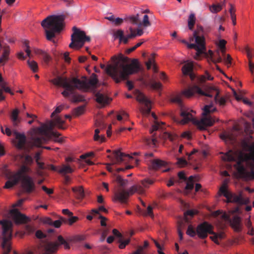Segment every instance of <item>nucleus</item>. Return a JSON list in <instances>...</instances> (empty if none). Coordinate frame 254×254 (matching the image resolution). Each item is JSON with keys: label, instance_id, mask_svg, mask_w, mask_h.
Instances as JSON below:
<instances>
[{"label": "nucleus", "instance_id": "51", "mask_svg": "<svg viewBox=\"0 0 254 254\" xmlns=\"http://www.w3.org/2000/svg\"><path fill=\"white\" fill-rule=\"evenodd\" d=\"M71 102L73 103H78L85 101V96H68Z\"/></svg>", "mask_w": 254, "mask_h": 254}, {"label": "nucleus", "instance_id": "25", "mask_svg": "<svg viewBox=\"0 0 254 254\" xmlns=\"http://www.w3.org/2000/svg\"><path fill=\"white\" fill-rule=\"evenodd\" d=\"M94 100L98 104V107L103 108L108 105L112 99L109 96H95Z\"/></svg>", "mask_w": 254, "mask_h": 254}, {"label": "nucleus", "instance_id": "42", "mask_svg": "<svg viewBox=\"0 0 254 254\" xmlns=\"http://www.w3.org/2000/svg\"><path fill=\"white\" fill-rule=\"evenodd\" d=\"M181 96H172V97L169 99V101L173 103H175L180 106L181 107H183V102L181 98Z\"/></svg>", "mask_w": 254, "mask_h": 254}, {"label": "nucleus", "instance_id": "55", "mask_svg": "<svg viewBox=\"0 0 254 254\" xmlns=\"http://www.w3.org/2000/svg\"><path fill=\"white\" fill-rule=\"evenodd\" d=\"M34 157H35L36 162V163L37 164V165H38L39 168H40L41 169H44V164L43 163L40 162L39 161V160L40 159V153L37 152L36 153Z\"/></svg>", "mask_w": 254, "mask_h": 254}, {"label": "nucleus", "instance_id": "40", "mask_svg": "<svg viewBox=\"0 0 254 254\" xmlns=\"http://www.w3.org/2000/svg\"><path fill=\"white\" fill-rule=\"evenodd\" d=\"M195 14L193 13H191L188 19V27L189 29L192 30L193 27L195 23Z\"/></svg>", "mask_w": 254, "mask_h": 254}, {"label": "nucleus", "instance_id": "45", "mask_svg": "<svg viewBox=\"0 0 254 254\" xmlns=\"http://www.w3.org/2000/svg\"><path fill=\"white\" fill-rule=\"evenodd\" d=\"M210 61L215 64L219 63L222 61V59L220 55L219 50H217L216 54H213V60H210Z\"/></svg>", "mask_w": 254, "mask_h": 254}, {"label": "nucleus", "instance_id": "43", "mask_svg": "<svg viewBox=\"0 0 254 254\" xmlns=\"http://www.w3.org/2000/svg\"><path fill=\"white\" fill-rule=\"evenodd\" d=\"M27 64L33 72H37L38 71V66L37 63L35 61L28 60Z\"/></svg>", "mask_w": 254, "mask_h": 254}, {"label": "nucleus", "instance_id": "52", "mask_svg": "<svg viewBox=\"0 0 254 254\" xmlns=\"http://www.w3.org/2000/svg\"><path fill=\"white\" fill-rule=\"evenodd\" d=\"M236 99L238 101H242L245 104H246L249 106H252L253 103L249 101L248 99L244 97V96H235Z\"/></svg>", "mask_w": 254, "mask_h": 254}, {"label": "nucleus", "instance_id": "18", "mask_svg": "<svg viewBox=\"0 0 254 254\" xmlns=\"http://www.w3.org/2000/svg\"><path fill=\"white\" fill-rule=\"evenodd\" d=\"M11 216L15 223L17 224L25 223L29 220V218L16 209H12L10 211Z\"/></svg>", "mask_w": 254, "mask_h": 254}, {"label": "nucleus", "instance_id": "36", "mask_svg": "<svg viewBox=\"0 0 254 254\" xmlns=\"http://www.w3.org/2000/svg\"><path fill=\"white\" fill-rule=\"evenodd\" d=\"M213 234V236H210V238L216 244L219 245V242L218 241V239L222 240L224 238V235L223 233L216 234L214 232L212 233Z\"/></svg>", "mask_w": 254, "mask_h": 254}, {"label": "nucleus", "instance_id": "23", "mask_svg": "<svg viewBox=\"0 0 254 254\" xmlns=\"http://www.w3.org/2000/svg\"><path fill=\"white\" fill-rule=\"evenodd\" d=\"M7 178L9 180H8L5 184L4 188L5 189H10L12 188L13 186L18 184L20 181L18 178L16 177V176L11 173H9L7 175Z\"/></svg>", "mask_w": 254, "mask_h": 254}, {"label": "nucleus", "instance_id": "13", "mask_svg": "<svg viewBox=\"0 0 254 254\" xmlns=\"http://www.w3.org/2000/svg\"><path fill=\"white\" fill-rule=\"evenodd\" d=\"M227 184L224 183L219 189L220 192L227 199L228 202H236L239 204H247L248 200L244 198L242 195H235L229 192L227 189Z\"/></svg>", "mask_w": 254, "mask_h": 254}, {"label": "nucleus", "instance_id": "27", "mask_svg": "<svg viewBox=\"0 0 254 254\" xmlns=\"http://www.w3.org/2000/svg\"><path fill=\"white\" fill-rule=\"evenodd\" d=\"M237 157L238 153L237 151H234L232 150H230L226 153L224 154L222 158L224 161H234Z\"/></svg>", "mask_w": 254, "mask_h": 254}, {"label": "nucleus", "instance_id": "12", "mask_svg": "<svg viewBox=\"0 0 254 254\" xmlns=\"http://www.w3.org/2000/svg\"><path fill=\"white\" fill-rule=\"evenodd\" d=\"M130 34L125 36L124 35V31L121 29L118 30L114 34L115 38H119L120 42H123L124 44L128 43V39H133L136 36H140L143 33V31L142 29H137L136 30L130 27L129 28Z\"/></svg>", "mask_w": 254, "mask_h": 254}, {"label": "nucleus", "instance_id": "3", "mask_svg": "<svg viewBox=\"0 0 254 254\" xmlns=\"http://www.w3.org/2000/svg\"><path fill=\"white\" fill-rule=\"evenodd\" d=\"M53 84L64 89L63 95H68L67 92H73L75 89L83 92H91L96 88L98 82L97 76L92 73L89 79L86 76H82V79L76 77L69 80L66 77L58 76L52 80Z\"/></svg>", "mask_w": 254, "mask_h": 254}, {"label": "nucleus", "instance_id": "37", "mask_svg": "<svg viewBox=\"0 0 254 254\" xmlns=\"http://www.w3.org/2000/svg\"><path fill=\"white\" fill-rule=\"evenodd\" d=\"M85 105H82L75 108L72 111L73 115L75 117H78L82 115L84 112Z\"/></svg>", "mask_w": 254, "mask_h": 254}, {"label": "nucleus", "instance_id": "50", "mask_svg": "<svg viewBox=\"0 0 254 254\" xmlns=\"http://www.w3.org/2000/svg\"><path fill=\"white\" fill-rule=\"evenodd\" d=\"M128 19L132 24L139 26L140 21L138 14H137L135 15H132L129 16L128 17Z\"/></svg>", "mask_w": 254, "mask_h": 254}, {"label": "nucleus", "instance_id": "60", "mask_svg": "<svg viewBox=\"0 0 254 254\" xmlns=\"http://www.w3.org/2000/svg\"><path fill=\"white\" fill-rule=\"evenodd\" d=\"M24 46L26 47L25 49V51L26 53V56L30 57L31 54V51L30 50V47L28 45V43L26 41H25L23 43Z\"/></svg>", "mask_w": 254, "mask_h": 254}, {"label": "nucleus", "instance_id": "20", "mask_svg": "<svg viewBox=\"0 0 254 254\" xmlns=\"http://www.w3.org/2000/svg\"><path fill=\"white\" fill-rule=\"evenodd\" d=\"M97 127L99 128H96L95 130V134L94 136V140L96 141H99L101 142L105 141V137L104 135H99V133L100 132V129H102L105 127L106 126L104 125L101 122L96 123Z\"/></svg>", "mask_w": 254, "mask_h": 254}, {"label": "nucleus", "instance_id": "1", "mask_svg": "<svg viewBox=\"0 0 254 254\" xmlns=\"http://www.w3.org/2000/svg\"><path fill=\"white\" fill-rule=\"evenodd\" d=\"M56 126L54 121H51L49 125H43L41 127L34 128L30 139L26 140L24 133H20L14 130L13 134L16 139V146L20 149L28 150L33 147H40L42 144L47 142L52 137L56 141L62 142L63 139L59 138L61 134L53 130Z\"/></svg>", "mask_w": 254, "mask_h": 254}, {"label": "nucleus", "instance_id": "19", "mask_svg": "<svg viewBox=\"0 0 254 254\" xmlns=\"http://www.w3.org/2000/svg\"><path fill=\"white\" fill-rule=\"evenodd\" d=\"M193 69V64L192 62H188L186 63L182 67V70L184 75H189L191 79L194 78L192 71Z\"/></svg>", "mask_w": 254, "mask_h": 254}, {"label": "nucleus", "instance_id": "64", "mask_svg": "<svg viewBox=\"0 0 254 254\" xmlns=\"http://www.w3.org/2000/svg\"><path fill=\"white\" fill-rule=\"evenodd\" d=\"M162 84L159 82L154 81L152 83V87L155 89H159L161 88Z\"/></svg>", "mask_w": 254, "mask_h": 254}, {"label": "nucleus", "instance_id": "49", "mask_svg": "<svg viewBox=\"0 0 254 254\" xmlns=\"http://www.w3.org/2000/svg\"><path fill=\"white\" fill-rule=\"evenodd\" d=\"M230 8L229 9V12L230 13L231 19L232 21L233 24L235 25L236 24V15L234 13V9L232 5V4L230 3Z\"/></svg>", "mask_w": 254, "mask_h": 254}, {"label": "nucleus", "instance_id": "41", "mask_svg": "<svg viewBox=\"0 0 254 254\" xmlns=\"http://www.w3.org/2000/svg\"><path fill=\"white\" fill-rule=\"evenodd\" d=\"M194 178L192 176L189 177L186 186V190H191L194 188Z\"/></svg>", "mask_w": 254, "mask_h": 254}, {"label": "nucleus", "instance_id": "10", "mask_svg": "<svg viewBox=\"0 0 254 254\" xmlns=\"http://www.w3.org/2000/svg\"><path fill=\"white\" fill-rule=\"evenodd\" d=\"M73 33L71 36V42L69 45L71 48H77L78 49L82 48L86 42H89L90 38L86 36L85 32L80 30L75 26L72 27Z\"/></svg>", "mask_w": 254, "mask_h": 254}, {"label": "nucleus", "instance_id": "53", "mask_svg": "<svg viewBox=\"0 0 254 254\" xmlns=\"http://www.w3.org/2000/svg\"><path fill=\"white\" fill-rule=\"evenodd\" d=\"M161 127V125L157 122H155L154 124L152 126V128L150 130V133L152 134L153 136H154L156 133L153 132L155 131H157Z\"/></svg>", "mask_w": 254, "mask_h": 254}, {"label": "nucleus", "instance_id": "9", "mask_svg": "<svg viewBox=\"0 0 254 254\" xmlns=\"http://www.w3.org/2000/svg\"><path fill=\"white\" fill-rule=\"evenodd\" d=\"M30 168L25 165L22 166L19 170L13 174L16 177L21 181L22 186L26 192L30 193L35 189V184L32 178L26 175L29 172Z\"/></svg>", "mask_w": 254, "mask_h": 254}, {"label": "nucleus", "instance_id": "28", "mask_svg": "<svg viewBox=\"0 0 254 254\" xmlns=\"http://www.w3.org/2000/svg\"><path fill=\"white\" fill-rule=\"evenodd\" d=\"M19 112V110L15 109L12 111L10 115V119L14 127L17 126L21 121L20 118L18 117Z\"/></svg>", "mask_w": 254, "mask_h": 254}, {"label": "nucleus", "instance_id": "58", "mask_svg": "<svg viewBox=\"0 0 254 254\" xmlns=\"http://www.w3.org/2000/svg\"><path fill=\"white\" fill-rule=\"evenodd\" d=\"M177 163L181 167H184L187 165L188 163L186 160L183 158H180L178 159Z\"/></svg>", "mask_w": 254, "mask_h": 254}, {"label": "nucleus", "instance_id": "15", "mask_svg": "<svg viewBox=\"0 0 254 254\" xmlns=\"http://www.w3.org/2000/svg\"><path fill=\"white\" fill-rule=\"evenodd\" d=\"M243 159L241 157L234 166L239 177L245 180L254 179V171L253 170L250 172L247 171L243 164Z\"/></svg>", "mask_w": 254, "mask_h": 254}, {"label": "nucleus", "instance_id": "16", "mask_svg": "<svg viewBox=\"0 0 254 254\" xmlns=\"http://www.w3.org/2000/svg\"><path fill=\"white\" fill-rule=\"evenodd\" d=\"M135 100L142 105L140 111L142 114L148 115L151 112L153 102L148 96H136Z\"/></svg>", "mask_w": 254, "mask_h": 254}, {"label": "nucleus", "instance_id": "26", "mask_svg": "<svg viewBox=\"0 0 254 254\" xmlns=\"http://www.w3.org/2000/svg\"><path fill=\"white\" fill-rule=\"evenodd\" d=\"M113 233L115 236L119 238V242L120 243L119 245V248L121 249H124L126 245L129 244L130 242V240L129 239L123 240V236L116 229L113 230Z\"/></svg>", "mask_w": 254, "mask_h": 254}, {"label": "nucleus", "instance_id": "31", "mask_svg": "<svg viewBox=\"0 0 254 254\" xmlns=\"http://www.w3.org/2000/svg\"><path fill=\"white\" fill-rule=\"evenodd\" d=\"M35 53L37 55L41 56L44 62L48 64L51 60V56L45 51L41 49H37L35 51Z\"/></svg>", "mask_w": 254, "mask_h": 254}, {"label": "nucleus", "instance_id": "22", "mask_svg": "<svg viewBox=\"0 0 254 254\" xmlns=\"http://www.w3.org/2000/svg\"><path fill=\"white\" fill-rule=\"evenodd\" d=\"M10 54V48L8 46L3 47L2 54L0 58V64L4 65L6 62L9 60V55ZM2 80V76L0 73V81Z\"/></svg>", "mask_w": 254, "mask_h": 254}, {"label": "nucleus", "instance_id": "24", "mask_svg": "<svg viewBox=\"0 0 254 254\" xmlns=\"http://www.w3.org/2000/svg\"><path fill=\"white\" fill-rule=\"evenodd\" d=\"M229 222L230 225L235 231L240 232L241 230V219L240 217L235 215Z\"/></svg>", "mask_w": 254, "mask_h": 254}, {"label": "nucleus", "instance_id": "56", "mask_svg": "<svg viewBox=\"0 0 254 254\" xmlns=\"http://www.w3.org/2000/svg\"><path fill=\"white\" fill-rule=\"evenodd\" d=\"M197 213V211L194 210H188L184 213L185 217L186 220L188 221V219L187 218L188 216H190V217H193L195 214Z\"/></svg>", "mask_w": 254, "mask_h": 254}, {"label": "nucleus", "instance_id": "11", "mask_svg": "<svg viewBox=\"0 0 254 254\" xmlns=\"http://www.w3.org/2000/svg\"><path fill=\"white\" fill-rule=\"evenodd\" d=\"M193 35L195 39V43H188L187 46L189 49H194L196 51L194 58L197 60L200 55L204 53V51L206 50L205 38L203 36L198 35L196 31L193 32Z\"/></svg>", "mask_w": 254, "mask_h": 254}, {"label": "nucleus", "instance_id": "4", "mask_svg": "<svg viewBox=\"0 0 254 254\" xmlns=\"http://www.w3.org/2000/svg\"><path fill=\"white\" fill-rule=\"evenodd\" d=\"M215 110L216 108L213 107L212 104L205 105L202 113L203 118L200 121H197L193 117L190 112L182 109L181 116L183 119L180 121V123L184 125L190 122H192L197 125L200 129H205L206 127L212 126L215 122L214 119L208 115V114L213 113Z\"/></svg>", "mask_w": 254, "mask_h": 254}, {"label": "nucleus", "instance_id": "6", "mask_svg": "<svg viewBox=\"0 0 254 254\" xmlns=\"http://www.w3.org/2000/svg\"><path fill=\"white\" fill-rule=\"evenodd\" d=\"M153 183V180L145 179L141 180L138 184L132 186L127 190L123 189H119L115 192L114 200H118L122 203H126L128 197L135 193L139 195L144 194L145 189H148L149 186Z\"/></svg>", "mask_w": 254, "mask_h": 254}, {"label": "nucleus", "instance_id": "47", "mask_svg": "<svg viewBox=\"0 0 254 254\" xmlns=\"http://www.w3.org/2000/svg\"><path fill=\"white\" fill-rule=\"evenodd\" d=\"M177 136L175 134H172L170 132H165L162 135V137L165 139H169L171 141H173L175 139Z\"/></svg>", "mask_w": 254, "mask_h": 254}, {"label": "nucleus", "instance_id": "21", "mask_svg": "<svg viewBox=\"0 0 254 254\" xmlns=\"http://www.w3.org/2000/svg\"><path fill=\"white\" fill-rule=\"evenodd\" d=\"M114 158L112 159L113 164H119L124 161V157H129L128 154L121 152L120 150H115L113 152Z\"/></svg>", "mask_w": 254, "mask_h": 254}, {"label": "nucleus", "instance_id": "34", "mask_svg": "<svg viewBox=\"0 0 254 254\" xmlns=\"http://www.w3.org/2000/svg\"><path fill=\"white\" fill-rule=\"evenodd\" d=\"M74 170L70 166L67 165H63L62 167L59 169L58 172L61 174L72 173Z\"/></svg>", "mask_w": 254, "mask_h": 254}, {"label": "nucleus", "instance_id": "33", "mask_svg": "<svg viewBox=\"0 0 254 254\" xmlns=\"http://www.w3.org/2000/svg\"><path fill=\"white\" fill-rule=\"evenodd\" d=\"M0 95H2L3 92L9 93L11 95L14 94V93L12 92L10 88L9 87L6 86V83L3 81L2 78V80L0 81Z\"/></svg>", "mask_w": 254, "mask_h": 254}, {"label": "nucleus", "instance_id": "46", "mask_svg": "<svg viewBox=\"0 0 254 254\" xmlns=\"http://www.w3.org/2000/svg\"><path fill=\"white\" fill-rule=\"evenodd\" d=\"M221 138L225 141H229L230 142L233 140V137L232 134L228 132H224L220 135Z\"/></svg>", "mask_w": 254, "mask_h": 254}, {"label": "nucleus", "instance_id": "57", "mask_svg": "<svg viewBox=\"0 0 254 254\" xmlns=\"http://www.w3.org/2000/svg\"><path fill=\"white\" fill-rule=\"evenodd\" d=\"M64 105H61L58 106L55 109V111L53 112L51 114V117L53 118L55 114L60 113L64 109Z\"/></svg>", "mask_w": 254, "mask_h": 254}, {"label": "nucleus", "instance_id": "63", "mask_svg": "<svg viewBox=\"0 0 254 254\" xmlns=\"http://www.w3.org/2000/svg\"><path fill=\"white\" fill-rule=\"evenodd\" d=\"M123 22V19L120 17H117L114 19L113 23L116 26L120 25Z\"/></svg>", "mask_w": 254, "mask_h": 254}, {"label": "nucleus", "instance_id": "29", "mask_svg": "<svg viewBox=\"0 0 254 254\" xmlns=\"http://www.w3.org/2000/svg\"><path fill=\"white\" fill-rule=\"evenodd\" d=\"M166 165V162L160 159H154L151 163L152 169L155 170L160 169L161 167Z\"/></svg>", "mask_w": 254, "mask_h": 254}, {"label": "nucleus", "instance_id": "32", "mask_svg": "<svg viewBox=\"0 0 254 254\" xmlns=\"http://www.w3.org/2000/svg\"><path fill=\"white\" fill-rule=\"evenodd\" d=\"M72 190L76 194V198L78 199H82L84 197V191L82 186L72 188Z\"/></svg>", "mask_w": 254, "mask_h": 254}, {"label": "nucleus", "instance_id": "59", "mask_svg": "<svg viewBox=\"0 0 254 254\" xmlns=\"http://www.w3.org/2000/svg\"><path fill=\"white\" fill-rule=\"evenodd\" d=\"M70 216V217L67 220V223L69 225H71L75 223L78 218L77 217L72 216V215Z\"/></svg>", "mask_w": 254, "mask_h": 254}, {"label": "nucleus", "instance_id": "30", "mask_svg": "<svg viewBox=\"0 0 254 254\" xmlns=\"http://www.w3.org/2000/svg\"><path fill=\"white\" fill-rule=\"evenodd\" d=\"M245 52L249 60V66L250 70L252 74H254V63H253L251 61V59L253 58V55L248 47L245 48Z\"/></svg>", "mask_w": 254, "mask_h": 254}, {"label": "nucleus", "instance_id": "14", "mask_svg": "<svg viewBox=\"0 0 254 254\" xmlns=\"http://www.w3.org/2000/svg\"><path fill=\"white\" fill-rule=\"evenodd\" d=\"M58 240L59 243L57 242H47L45 244L44 254H53L57 251L60 245H64L65 249H69V244L62 236H58Z\"/></svg>", "mask_w": 254, "mask_h": 254}, {"label": "nucleus", "instance_id": "62", "mask_svg": "<svg viewBox=\"0 0 254 254\" xmlns=\"http://www.w3.org/2000/svg\"><path fill=\"white\" fill-rule=\"evenodd\" d=\"M226 41L224 39H221L219 40V43L218 44V47L219 49H222L224 50V49L226 48Z\"/></svg>", "mask_w": 254, "mask_h": 254}, {"label": "nucleus", "instance_id": "5", "mask_svg": "<svg viewBox=\"0 0 254 254\" xmlns=\"http://www.w3.org/2000/svg\"><path fill=\"white\" fill-rule=\"evenodd\" d=\"M65 16L63 14L49 15L41 22V26L45 29L46 39L55 42L53 38L56 33L60 32L64 27Z\"/></svg>", "mask_w": 254, "mask_h": 254}, {"label": "nucleus", "instance_id": "2", "mask_svg": "<svg viewBox=\"0 0 254 254\" xmlns=\"http://www.w3.org/2000/svg\"><path fill=\"white\" fill-rule=\"evenodd\" d=\"M112 60L114 65L108 66L106 72L116 83L127 80L129 75L137 73L140 69L137 59L132 60L131 64H128L129 59L120 54L118 57L113 56Z\"/></svg>", "mask_w": 254, "mask_h": 254}, {"label": "nucleus", "instance_id": "61", "mask_svg": "<svg viewBox=\"0 0 254 254\" xmlns=\"http://www.w3.org/2000/svg\"><path fill=\"white\" fill-rule=\"evenodd\" d=\"M35 235L38 239H43L46 237V235L43 233L41 230H38L36 231Z\"/></svg>", "mask_w": 254, "mask_h": 254}, {"label": "nucleus", "instance_id": "48", "mask_svg": "<svg viewBox=\"0 0 254 254\" xmlns=\"http://www.w3.org/2000/svg\"><path fill=\"white\" fill-rule=\"evenodd\" d=\"M142 25L144 27H148L151 25V23L149 20L148 16L146 14H145L143 17V20L142 22H139V26Z\"/></svg>", "mask_w": 254, "mask_h": 254}, {"label": "nucleus", "instance_id": "44", "mask_svg": "<svg viewBox=\"0 0 254 254\" xmlns=\"http://www.w3.org/2000/svg\"><path fill=\"white\" fill-rule=\"evenodd\" d=\"M214 100L216 103L219 104L221 106H223L225 104L226 98L225 96H213Z\"/></svg>", "mask_w": 254, "mask_h": 254}, {"label": "nucleus", "instance_id": "8", "mask_svg": "<svg viewBox=\"0 0 254 254\" xmlns=\"http://www.w3.org/2000/svg\"><path fill=\"white\" fill-rule=\"evenodd\" d=\"M0 224L1 225L2 228V254H8L11 251L9 241L12 237V223L8 220H0Z\"/></svg>", "mask_w": 254, "mask_h": 254}, {"label": "nucleus", "instance_id": "54", "mask_svg": "<svg viewBox=\"0 0 254 254\" xmlns=\"http://www.w3.org/2000/svg\"><path fill=\"white\" fill-rule=\"evenodd\" d=\"M196 233V231L194 230V229L192 227L191 225H189L188 226L187 234L190 236V237H193L195 236Z\"/></svg>", "mask_w": 254, "mask_h": 254}, {"label": "nucleus", "instance_id": "39", "mask_svg": "<svg viewBox=\"0 0 254 254\" xmlns=\"http://www.w3.org/2000/svg\"><path fill=\"white\" fill-rule=\"evenodd\" d=\"M116 177L115 181L119 184L120 187H125L127 185L128 181L127 180L123 179L121 176L115 174Z\"/></svg>", "mask_w": 254, "mask_h": 254}, {"label": "nucleus", "instance_id": "35", "mask_svg": "<svg viewBox=\"0 0 254 254\" xmlns=\"http://www.w3.org/2000/svg\"><path fill=\"white\" fill-rule=\"evenodd\" d=\"M225 5V0H224L221 3L217 4H213L210 7V10L212 13H217L220 11L224 5Z\"/></svg>", "mask_w": 254, "mask_h": 254}, {"label": "nucleus", "instance_id": "17", "mask_svg": "<svg viewBox=\"0 0 254 254\" xmlns=\"http://www.w3.org/2000/svg\"><path fill=\"white\" fill-rule=\"evenodd\" d=\"M212 229V227L211 225L207 222H204L197 226L196 233L200 238L204 239L207 237L208 233H213Z\"/></svg>", "mask_w": 254, "mask_h": 254}, {"label": "nucleus", "instance_id": "7", "mask_svg": "<svg viewBox=\"0 0 254 254\" xmlns=\"http://www.w3.org/2000/svg\"><path fill=\"white\" fill-rule=\"evenodd\" d=\"M213 77L207 72H205V75L201 76L199 79V85H194L184 92L183 95H194L197 93L200 95H211L210 93L212 91H215V95H219V92L216 87L206 83V80H212Z\"/></svg>", "mask_w": 254, "mask_h": 254}, {"label": "nucleus", "instance_id": "38", "mask_svg": "<svg viewBox=\"0 0 254 254\" xmlns=\"http://www.w3.org/2000/svg\"><path fill=\"white\" fill-rule=\"evenodd\" d=\"M54 123L56 126L60 129H65L66 127L64 126L65 122L63 121L60 117H57L54 119Z\"/></svg>", "mask_w": 254, "mask_h": 254}]
</instances>
